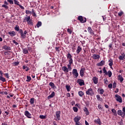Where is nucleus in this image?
Returning <instances> with one entry per match:
<instances>
[{
  "label": "nucleus",
  "mask_w": 125,
  "mask_h": 125,
  "mask_svg": "<svg viewBox=\"0 0 125 125\" xmlns=\"http://www.w3.org/2000/svg\"><path fill=\"white\" fill-rule=\"evenodd\" d=\"M86 94L87 95H91V96H92V95H94V93L93 92V90H92V88H90L87 90V91H86Z\"/></svg>",
  "instance_id": "1"
},
{
  "label": "nucleus",
  "mask_w": 125,
  "mask_h": 125,
  "mask_svg": "<svg viewBox=\"0 0 125 125\" xmlns=\"http://www.w3.org/2000/svg\"><path fill=\"white\" fill-rule=\"evenodd\" d=\"M66 57H67V59H69L68 60V62H69V63L73 62V59L72 58V57H73V56H72V55H71L70 53H68L66 55Z\"/></svg>",
  "instance_id": "2"
},
{
  "label": "nucleus",
  "mask_w": 125,
  "mask_h": 125,
  "mask_svg": "<svg viewBox=\"0 0 125 125\" xmlns=\"http://www.w3.org/2000/svg\"><path fill=\"white\" fill-rule=\"evenodd\" d=\"M115 97H116V101H117L118 102H119V103H122V102H123V100L122 99V97L120 96L118 94H116L115 95Z\"/></svg>",
  "instance_id": "3"
},
{
  "label": "nucleus",
  "mask_w": 125,
  "mask_h": 125,
  "mask_svg": "<svg viewBox=\"0 0 125 125\" xmlns=\"http://www.w3.org/2000/svg\"><path fill=\"white\" fill-rule=\"evenodd\" d=\"M77 83H79V84L80 85V86L84 85V81H83V80L79 79L77 80Z\"/></svg>",
  "instance_id": "4"
},
{
  "label": "nucleus",
  "mask_w": 125,
  "mask_h": 125,
  "mask_svg": "<svg viewBox=\"0 0 125 125\" xmlns=\"http://www.w3.org/2000/svg\"><path fill=\"white\" fill-rule=\"evenodd\" d=\"M24 115L28 119H32V114L29 112L28 110H25L24 111Z\"/></svg>",
  "instance_id": "5"
},
{
  "label": "nucleus",
  "mask_w": 125,
  "mask_h": 125,
  "mask_svg": "<svg viewBox=\"0 0 125 125\" xmlns=\"http://www.w3.org/2000/svg\"><path fill=\"white\" fill-rule=\"evenodd\" d=\"M78 20H79L81 23H85V22H86V18H85L83 19L82 16L78 17Z\"/></svg>",
  "instance_id": "6"
},
{
  "label": "nucleus",
  "mask_w": 125,
  "mask_h": 125,
  "mask_svg": "<svg viewBox=\"0 0 125 125\" xmlns=\"http://www.w3.org/2000/svg\"><path fill=\"white\" fill-rule=\"evenodd\" d=\"M72 74L75 76L74 78H77L79 77V73H78V70L76 69H74L72 70Z\"/></svg>",
  "instance_id": "7"
},
{
  "label": "nucleus",
  "mask_w": 125,
  "mask_h": 125,
  "mask_svg": "<svg viewBox=\"0 0 125 125\" xmlns=\"http://www.w3.org/2000/svg\"><path fill=\"white\" fill-rule=\"evenodd\" d=\"M61 114V111H58L56 112V117L58 121H60V114Z\"/></svg>",
  "instance_id": "8"
},
{
  "label": "nucleus",
  "mask_w": 125,
  "mask_h": 125,
  "mask_svg": "<svg viewBox=\"0 0 125 125\" xmlns=\"http://www.w3.org/2000/svg\"><path fill=\"white\" fill-rule=\"evenodd\" d=\"M87 31L88 33H89L90 35H91V36H93L94 35V31H93L92 29H91V27H88Z\"/></svg>",
  "instance_id": "9"
},
{
  "label": "nucleus",
  "mask_w": 125,
  "mask_h": 125,
  "mask_svg": "<svg viewBox=\"0 0 125 125\" xmlns=\"http://www.w3.org/2000/svg\"><path fill=\"white\" fill-rule=\"evenodd\" d=\"M84 71H85V68H82L81 69L80 71V74L81 77H83L84 75Z\"/></svg>",
  "instance_id": "10"
},
{
  "label": "nucleus",
  "mask_w": 125,
  "mask_h": 125,
  "mask_svg": "<svg viewBox=\"0 0 125 125\" xmlns=\"http://www.w3.org/2000/svg\"><path fill=\"white\" fill-rule=\"evenodd\" d=\"M93 81L94 83H95V84H97V83H98V78L96 77H93Z\"/></svg>",
  "instance_id": "11"
},
{
  "label": "nucleus",
  "mask_w": 125,
  "mask_h": 125,
  "mask_svg": "<svg viewBox=\"0 0 125 125\" xmlns=\"http://www.w3.org/2000/svg\"><path fill=\"white\" fill-rule=\"evenodd\" d=\"M55 96V92H52V93L47 97L48 99H51V98H53Z\"/></svg>",
  "instance_id": "12"
},
{
  "label": "nucleus",
  "mask_w": 125,
  "mask_h": 125,
  "mask_svg": "<svg viewBox=\"0 0 125 125\" xmlns=\"http://www.w3.org/2000/svg\"><path fill=\"white\" fill-rule=\"evenodd\" d=\"M125 53H123L122 54H121V55H120L119 57V60H124V59H125Z\"/></svg>",
  "instance_id": "13"
},
{
  "label": "nucleus",
  "mask_w": 125,
  "mask_h": 125,
  "mask_svg": "<svg viewBox=\"0 0 125 125\" xmlns=\"http://www.w3.org/2000/svg\"><path fill=\"white\" fill-rule=\"evenodd\" d=\"M31 20V17L30 16L28 17H25L23 21V22H28V21H29Z\"/></svg>",
  "instance_id": "14"
},
{
  "label": "nucleus",
  "mask_w": 125,
  "mask_h": 125,
  "mask_svg": "<svg viewBox=\"0 0 125 125\" xmlns=\"http://www.w3.org/2000/svg\"><path fill=\"white\" fill-rule=\"evenodd\" d=\"M118 81H120V83H123L124 81V78H123V76L122 75H119L118 77Z\"/></svg>",
  "instance_id": "15"
},
{
  "label": "nucleus",
  "mask_w": 125,
  "mask_h": 125,
  "mask_svg": "<svg viewBox=\"0 0 125 125\" xmlns=\"http://www.w3.org/2000/svg\"><path fill=\"white\" fill-rule=\"evenodd\" d=\"M80 120H81V117H80V116H76L74 119V121L75 123L79 122V121H80Z\"/></svg>",
  "instance_id": "16"
},
{
  "label": "nucleus",
  "mask_w": 125,
  "mask_h": 125,
  "mask_svg": "<svg viewBox=\"0 0 125 125\" xmlns=\"http://www.w3.org/2000/svg\"><path fill=\"white\" fill-rule=\"evenodd\" d=\"M27 30L24 31V32H23V36L21 35V39H25L26 38V35H27Z\"/></svg>",
  "instance_id": "17"
},
{
  "label": "nucleus",
  "mask_w": 125,
  "mask_h": 125,
  "mask_svg": "<svg viewBox=\"0 0 125 125\" xmlns=\"http://www.w3.org/2000/svg\"><path fill=\"white\" fill-rule=\"evenodd\" d=\"M105 64V61H101V62H100L99 63H98L97 64V66H103V65H104Z\"/></svg>",
  "instance_id": "18"
},
{
  "label": "nucleus",
  "mask_w": 125,
  "mask_h": 125,
  "mask_svg": "<svg viewBox=\"0 0 125 125\" xmlns=\"http://www.w3.org/2000/svg\"><path fill=\"white\" fill-rule=\"evenodd\" d=\"M49 85H50V86H51L52 88H53L54 89H55V88H56V86H55L54 83L52 82H50L49 83Z\"/></svg>",
  "instance_id": "19"
},
{
  "label": "nucleus",
  "mask_w": 125,
  "mask_h": 125,
  "mask_svg": "<svg viewBox=\"0 0 125 125\" xmlns=\"http://www.w3.org/2000/svg\"><path fill=\"white\" fill-rule=\"evenodd\" d=\"M81 51H82V47H81V46H78L77 49L76 50V53L79 54L80 53V52H81Z\"/></svg>",
  "instance_id": "20"
},
{
  "label": "nucleus",
  "mask_w": 125,
  "mask_h": 125,
  "mask_svg": "<svg viewBox=\"0 0 125 125\" xmlns=\"http://www.w3.org/2000/svg\"><path fill=\"white\" fill-rule=\"evenodd\" d=\"M62 71H64L65 73H68V72H69V69H68V68H67V67L63 66Z\"/></svg>",
  "instance_id": "21"
},
{
  "label": "nucleus",
  "mask_w": 125,
  "mask_h": 125,
  "mask_svg": "<svg viewBox=\"0 0 125 125\" xmlns=\"http://www.w3.org/2000/svg\"><path fill=\"white\" fill-rule=\"evenodd\" d=\"M94 123H95L96 124H98V125H101V122L100 121V119L99 118L95 120Z\"/></svg>",
  "instance_id": "22"
},
{
  "label": "nucleus",
  "mask_w": 125,
  "mask_h": 125,
  "mask_svg": "<svg viewBox=\"0 0 125 125\" xmlns=\"http://www.w3.org/2000/svg\"><path fill=\"white\" fill-rule=\"evenodd\" d=\"M3 48L4 49H5V50H11V48H10V47L7 45H4L3 46Z\"/></svg>",
  "instance_id": "23"
},
{
  "label": "nucleus",
  "mask_w": 125,
  "mask_h": 125,
  "mask_svg": "<svg viewBox=\"0 0 125 125\" xmlns=\"http://www.w3.org/2000/svg\"><path fill=\"white\" fill-rule=\"evenodd\" d=\"M93 58L94 59H99V58H100V56L99 55L94 54L93 56Z\"/></svg>",
  "instance_id": "24"
},
{
  "label": "nucleus",
  "mask_w": 125,
  "mask_h": 125,
  "mask_svg": "<svg viewBox=\"0 0 125 125\" xmlns=\"http://www.w3.org/2000/svg\"><path fill=\"white\" fill-rule=\"evenodd\" d=\"M22 68L23 70H25L26 72H28L30 70V68L28 67L27 66L23 65Z\"/></svg>",
  "instance_id": "25"
},
{
  "label": "nucleus",
  "mask_w": 125,
  "mask_h": 125,
  "mask_svg": "<svg viewBox=\"0 0 125 125\" xmlns=\"http://www.w3.org/2000/svg\"><path fill=\"white\" fill-rule=\"evenodd\" d=\"M8 34L9 35H10L11 37H13L15 36V35H16V34L15 33V32L14 31H12L11 32H9Z\"/></svg>",
  "instance_id": "26"
},
{
  "label": "nucleus",
  "mask_w": 125,
  "mask_h": 125,
  "mask_svg": "<svg viewBox=\"0 0 125 125\" xmlns=\"http://www.w3.org/2000/svg\"><path fill=\"white\" fill-rule=\"evenodd\" d=\"M109 62V66H113V60L112 59H110L108 61Z\"/></svg>",
  "instance_id": "27"
},
{
  "label": "nucleus",
  "mask_w": 125,
  "mask_h": 125,
  "mask_svg": "<svg viewBox=\"0 0 125 125\" xmlns=\"http://www.w3.org/2000/svg\"><path fill=\"white\" fill-rule=\"evenodd\" d=\"M22 52L24 54H28V49L26 48H23L22 49Z\"/></svg>",
  "instance_id": "28"
},
{
  "label": "nucleus",
  "mask_w": 125,
  "mask_h": 125,
  "mask_svg": "<svg viewBox=\"0 0 125 125\" xmlns=\"http://www.w3.org/2000/svg\"><path fill=\"white\" fill-rule=\"evenodd\" d=\"M27 24L30 25V26H33V21L30 19L29 21H27Z\"/></svg>",
  "instance_id": "29"
},
{
  "label": "nucleus",
  "mask_w": 125,
  "mask_h": 125,
  "mask_svg": "<svg viewBox=\"0 0 125 125\" xmlns=\"http://www.w3.org/2000/svg\"><path fill=\"white\" fill-rule=\"evenodd\" d=\"M0 81L2 82L3 83H4V82H6V80H5V78H4L2 76H0Z\"/></svg>",
  "instance_id": "30"
},
{
  "label": "nucleus",
  "mask_w": 125,
  "mask_h": 125,
  "mask_svg": "<svg viewBox=\"0 0 125 125\" xmlns=\"http://www.w3.org/2000/svg\"><path fill=\"white\" fill-rule=\"evenodd\" d=\"M65 87L66 88L67 91L68 92L70 91V89H71V86L69 85H66Z\"/></svg>",
  "instance_id": "31"
},
{
  "label": "nucleus",
  "mask_w": 125,
  "mask_h": 125,
  "mask_svg": "<svg viewBox=\"0 0 125 125\" xmlns=\"http://www.w3.org/2000/svg\"><path fill=\"white\" fill-rule=\"evenodd\" d=\"M107 74L109 77V78H111L112 77V71L109 70L107 72Z\"/></svg>",
  "instance_id": "32"
},
{
  "label": "nucleus",
  "mask_w": 125,
  "mask_h": 125,
  "mask_svg": "<svg viewBox=\"0 0 125 125\" xmlns=\"http://www.w3.org/2000/svg\"><path fill=\"white\" fill-rule=\"evenodd\" d=\"M32 13L33 15V16H34L35 17H37V14H36V13L35 12V10L34 9H32Z\"/></svg>",
  "instance_id": "33"
},
{
  "label": "nucleus",
  "mask_w": 125,
  "mask_h": 125,
  "mask_svg": "<svg viewBox=\"0 0 125 125\" xmlns=\"http://www.w3.org/2000/svg\"><path fill=\"white\" fill-rule=\"evenodd\" d=\"M103 71L104 72V74H105V75H108V73H107V70H106V68L105 67L103 68Z\"/></svg>",
  "instance_id": "34"
},
{
  "label": "nucleus",
  "mask_w": 125,
  "mask_h": 125,
  "mask_svg": "<svg viewBox=\"0 0 125 125\" xmlns=\"http://www.w3.org/2000/svg\"><path fill=\"white\" fill-rule=\"evenodd\" d=\"M36 26H37V28H40V27L42 26V22L41 21H38Z\"/></svg>",
  "instance_id": "35"
},
{
  "label": "nucleus",
  "mask_w": 125,
  "mask_h": 125,
  "mask_svg": "<svg viewBox=\"0 0 125 125\" xmlns=\"http://www.w3.org/2000/svg\"><path fill=\"white\" fill-rule=\"evenodd\" d=\"M78 94H79V96H80L81 97H82L84 94L83 92V91H79L78 92Z\"/></svg>",
  "instance_id": "36"
},
{
  "label": "nucleus",
  "mask_w": 125,
  "mask_h": 125,
  "mask_svg": "<svg viewBox=\"0 0 125 125\" xmlns=\"http://www.w3.org/2000/svg\"><path fill=\"white\" fill-rule=\"evenodd\" d=\"M72 64H73V62L70 63V62H69V64H67V67L68 68L67 69H69V70H71V65H72Z\"/></svg>",
  "instance_id": "37"
},
{
  "label": "nucleus",
  "mask_w": 125,
  "mask_h": 125,
  "mask_svg": "<svg viewBox=\"0 0 125 125\" xmlns=\"http://www.w3.org/2000/svg\"><path fill=\"white\" fill-rule=\"evenodd\" d=\"M118 115L119 116H122L123 115V112H122V111L121 110H118Z\"/></svg>",
  "instance_id": "38"
},
{
  "label": "nucleus",
  "mask_w": 125,
  "mask_h": 125,
  "mask_svg": "<svg viewBox=\"0 0 125 125\" xmlns=\"http://www.w3.org/2000/svg\"><path fill=\"white\" fill-rule=\"evenodd\" d=\"M84 111L86 112V115H88V110L87 109V108L85 107L84 108Z\"/></svg>",
  "instance_id": "39"
},
{
  "label": "nucleus",
  "mask_w": 125,
  "mask_h": 125,
  "mask_svg": "<svg viewBox=\"0 0 125 125\" xmlns=\"http://www.w3.org/2000/svg\"><path fill=\"white\" fill-rule=\"evenodd\" d=\"M73 111H74L75 113H77V112H78V107H76V106H74L73 107Z\"/></svg>",
  "instance_id": "40"
},
{
  "label": "nucleus",
  "mask_w": 125,
  "mask_h": 125,
  "mask_svg": "<svg viewBox=\"0 0 125 125\" xmlns=\"http://www.w3.org/2000/svg\"><path fill=\"white\" fill-rule=\"evenodd\" d=\"M19 33L21 34V36H23V30H22V29H19V30L18 31Z\"/></svg>",
  "instance_id": "41"
},
{
  "label": "nucleus",
  "mask_w": 125,
  "mask_h": 125,
  "mask_svg": "<svg viewBox=\"0 0 125 125\" xmlns=\"http://www.w3.org/2000/svg\"><path fill=\"white\" fill-rule=\"evenodd\" d=\"M27 80L26 82H30L31 81V80H32V78H31V77L27 76Z\"/></svg>",
  "instance_id": "42"
},
{
  "label": "nucleus",
  "mask_w": 125,
  "mask_h": 125,
  "mask_svg": "<svg viewBox=\"0 0 125 125\" xmlns=\"http://www.w3.org/2000/svg\"><path fill=\"white\" fill-rule=\"evenodd\" d=\"M14 3L15 4H17V5H20V4H19V1H18L17 0H14Z\"/></svg>",
  "instance_id": "43"
},
{
  "label": "nucleus",
  "mask_w": 125,
  "mask_h": 125,
  "mask_svg": "<svg viewBox=\"0 0 125 125\" xmlns=\"http://www.w3.org/2000/svg\"><path fill=\"white\" fill-rule=\"evenodd\" d=\"M30 103L31 104H34V98H31L30 100Z\"/></svg>",
  "instance_id": "44"
},
{
  "label": "nucleus",
  "mask_w": 125,
  "mask_h": 125,
  "mask_svg": "<svg viewBox=\"0 0 125 125\" xmlns=\"http://www.w3.org/2000/svg\"><path fill=\"white\" fill-rule=\"evenodd\" d=\"M14 29H15V30L16 31H17V32H18V31H19V30L20 29L19 28V26H16V27H15Z\"/></svg>",
  "instance_id": "45"
},
{
  "label": "nucleus",
  "mask_w": 125,
  "mask_h": 125,
  "mask_svg": "<svg viewBox=\"0 0 125 125\" xmlns=\"http://www.w3.org/2000/svg\"><path fill=\"white\" fill-rule=\"evenodd\" d=\"M25 13L26 14H32V12L29 10H26Z\"/></svg>",
  "instance_id": "46"
},
{
  "label": "nucleus",
  "mask_w": 125,
  "mask_h": 125,
  "mask_svg": "<svg viewBox=\"0 0 125 125\" xmlns=\"http://www.w3.org/2000/svg\"><path fill=\"white\" fill-rule=\"evenodd\" d=\"M39 118H40V119H45L46 116H44V115H40Z\"/></svg>",
  "instance_id": "47"
},
{
  "label": "nucleus",
  "mask_w": 125,
  "mask_h": 125,
  "mask_svg": "<svg viewBox=\"0 0 125 125\" xmlns=\"http://www.w3.org/2000/svg\"><path fill=\"white\" fill-rule=\"evenodd\" d=\"M97 98L98 100H100V101H101V100H102V99H101V98H100V95H97Z\"/></svg>",
  "instance_id": "48"
},
{
  "label": "nucleus",
  "mask_w": 125,
  "mask_h": 125,
  "mask_svg": "<svg viewBox=\"0 0 125 125\" xmlns=\"http://www.w3.org/2000/svg\"><path fill=\"white\" fill-rule=\"evenodd\" d=\"M98 109H99V110H101V111H102V105H101V104H99L98 106Z\"/></svg>",
  "instance_id": "49"
},
{
  "label": "nucleus",
  "mask_w": 125,
  "mask_h": 125,
  "mask_svg": "<svg viewBox=\"0 0 125 125\" xmlns=\"http://www.w3.org/2000/svg\"><path fill=\"white\" fill-rule=\"evenodd\" d=\"M19 64H20L19 62H14V66H18Z\"/></svg>",
  "instance_id": "50"
},
{
  "label": "nucleus",
  "mask_w": 125,
  "mask_h": 125,
  "mask_svg": "<svg viewBox=\"0 0 125 125\" xmlns=\"http://www.w3.org/2000/svg\"><path fill=\"white\" fill-rule=\"evenodd\" d=\"M111 111L112 113H114V115H115V114H117V111L115 109H112Z\"/></svg>",
  "instance_id": "51"
},
{
  "label": "nucleus",
  "mask_w": 125,
  "mask_h": 125,
  "mask_svg": "<svg viewBox=\"0 0 125 125\" xmlns=\"http://www.w3.org/2000/svg\"><path fill=\"white\" fill-rule=\"evenodd\" d=\"M108 88H110V89L112 88L113 87V84L110 83L109 84H108Z\"/></svg>",
  "instance_id": "52"
},
{
  "label": "nucleus",
  "mask_w": 125,
  "mask_h": 125,
  "mask_svg": "<svg viewBox=\"0 0 125 125\" xmlns=\"http://www.w3.org/2000/svg\"><path fill=\"white\" fill-rule=\"evenodd\" d=\"M2 7H4V8H6V9H7L8 8V6H7L5 4H3L2 5Z\"/></svg>",
  "instance_id": "53"
},
{
  "label": "nucleus",
  "mask_w": 125,
  "mask_h": 125,
  "mask_svg": "<svg viewBox=\"0 0 125 125\" xmlns=\"http://www.w3.org/2000/svg\"><path fill=\"white\" fill-rule=\"evenodd\" d=\"M67 32H68V33H69L70 34V35H71V34H72V30H71V29H70V28L67 29Z\"/></svg>",
  "instance_id": "54"
},
{
  "label": "nucleus",
  "mask_w": 125,
  "mask_h": 125,
  "mask_svg": "<svg viewBox=\"0 0 125 125\" xmlns=\"http://www.w3.org/2000/svg\"><path fill=\"white\" fill-rule=\"evenodd\" d=\"M8 2H9L10 4H13V0H7Z\"/></svg>",
  "instance_id": "55"
},
{
  "label": "nucleus",
  "mask_w": 125,
  "mask_h": 125,
  "mask_svg": "<svg viewBox=\"0 0 125 125\" xmlns=\"http://www.w3.org/2000/svg\"><path fill=\"white\" fill-rule=\"evenodd\" d=\"M123 116H125V107L123 108Z\"/></svg>",
  "instance_id": "56"
},
{
  "label": "nucleus",
  "mask_w": 125,
  "mask_h": 125,
  "mask_svg": "<svg viewBox=\"0 0 125 125\" xmlns=\"http://www.w3.org/2000/svg\"><path fill=\"white\" fill-rule=\"evenodd\" d=\"M116 86H117V83L114 82L113 84V88H116Z\"/></svg>",
  "instance_id": "57"
},
{
  "label": "nucleus",
  "mask_w": 125,
  "mask_h": 125,
  "mask_svg": "<svg viewBox=\"0 0 125 125\" xmlns=\"http://www.w3.org/2000/svg\"><path fill=\"white\" fill-rule=\"evenodd\" d=\"M123 14H124V12L123 11H121V12L118 13L119 16H122V15H123Z\"/></svg>",
  "instance_id": "58"
},
{
  "label": "nucleus",
  "mask_w": 125,
  "mask_h": 125,
  "mask_svg": "<svg viewBox=\"0 0 125 125\" xmlns=\"http://www.w3.org/2000/svg\"><path fill=\"white\" fill-rule=\"evenodd\" d=\"M100 93L101 94H103L104 93V90L103 89H102L100 90Z\"/></svg>",
  "instance_id": "59"
},
{
  "label": "nucleus",
  "mask_w": 125,
  "mask_h": 125,
  "mask_svg": "<svg viewBox=\"0 0 125 125\" xmlns=\"http://www.w3.org/2000/svg\"><path fill=\"white\" fill-rule=\"evenodd\" d=\"M4 76L6 77L7 79H8L9 78V75L8 74V73H5L4 74Z\"/></svg>",
  "instance_id": "60"
},
{
  "label": "nucleus",
  "mask_w": 125,
  "mask_h": 125,
  "mask_svg": "<svg viewBox=\"0 0 125 125\" xmlns=\"http://www.w3.org/2000/svg\"><path fill=\"white\" fill-rule=\"evenodd\" d=\"M27 50L29 51H32L33 50V49L31 47H27Z\"/></svg>",
  "instance_id": "61"
},
{
  "label": "nucleus",
  "mask_w": 125,
  "mask_h": 125,
  "mask_svg": "<svg viewBox=\"0 0 125 125\" xmlns=\"http://www.w3.org/2000/svg\"><path fill=\"white\" fill-rule=\"evenodd\" d=\"M13 43L15 44V45H18V43L16 42V41L15 40H13Z\"/></svg>",
  "instance_id": "62"
},
{
  "label": "nucleus",
  "mask_w": 125,
  "mask_h": 125,
  "mask_svg": "<svg viewBox=\"0 0 125 125\" xmlns=\"http://www.w3.org/2000/svg\"><path fill=\"white\" fill-rule=\"evenodd\" d=\"M75 125H82V124L81 123H80V122H76L75 123Z\"/></svg>",
  "instance_id": "63"
},
{
  "label": "nucleus",
  "mask_w": 125,
  "mask_h": 125,
  "mask_svg": "<svg viewBox=\"0 0 125 125\" xmlns=\"http://www.w3.org/2000/svg\"><path fill=\"white\" fill-rule=\"evenodd\" d=\"M55 49L57 51L59 52V47H56Z\"/></svg>",
  "instance_id": "64"
}]
</instances>
